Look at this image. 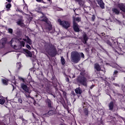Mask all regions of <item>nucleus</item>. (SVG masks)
<instances>
[{"mask_svg": "<svg viewBox=\"0 0 125 125\" xmlns=\"http://www.w3.org/2000/svg\"><path fill=\"white\" fill-rule=\"evenodd\" d=\"M44 48L47 54L51 57H54L57 55V50L55 46L50 43H45L44 45Z\"/></svg>", "mask_w": 125, "mask_h": 125, "instance_id": "f257e3e1", "label": "nucleus"}, {"mask_svg": "<svg viewBox=\"0 0 125 125\" xmlns=\"http://www.w3.org/2000/svg\"><path fill=\"white\" fill-rule=\"evenodd\" d=\"M85 76V73L84 72H82L80 73V76H79L76 81L78 83L83 85V86H87V79L84 77Z\"/></svg>", "mask_w": 125, "mask_h": 125, "instance_id": "f03ea898", "label": "nucleus"}, {"mask_svg": "<svg viewBox=\"0 0 125 125\" xmlns=\"http://www.w3.org/2000/svg\"><path fill=\"white\" fill-rule=\"evenodd\" d=\"M70 59L73 63H79L81 61V55L77 51H73L71 53Z\"/></svg>", "mask_w": 125, "mask_h": 125, "instance_id": "7ed1b4c3", "label": "nucleus"}, {"mask_svg": "<svg viewBox=\"0 0 125 125\" xmlns=\"http://www.w3.org/2000/svg\"><path fill=\"white\" fill-rule=\"evenodd\" d=\"M58 22L64 29H68L71 26V23L67 21H62L61 19H58Z\"/></svg>", "mask_w": 125, "mask_h": 125, "instance_id": "20e7f679", "label": "nucleus"}, {"mask_svg": "<svg viewBox=\"0 0 125 125\" xmlns=\"http://www.w3.org/2000/svg\"><path fill=\"white\" fill-rule=\"evenodd\" d=\"M108 110L111 112H116L118 110V108H116L114 102L111 101L108 104Z\"/></svg>", "mask_w": 125, "mask_h": 125, "instance_id": "39448f33", "label": "nucleus"}, {"mask_svg": "<svg viewBox=\"0 0 125 125\" xmlns=\"http://www.w3.org/2000/svg\"><path fill=\"white\" fill-rule=\"evenodd\" d=\"M45 102L49 109H51V110L53 109V102H52L50 99L47 98V99L45 100Z\"/></svg>", "mask_w": 125, "mask_h": 125, "instance_id": "423d86ee", "label": "nucleus"}, {"mask_svg": "<svg viewBox=\"0 0 125 125\" xmlns=\"http://www.w3.org/2000/svg\"><path fill=\"white\" fill-rule=\"evenodd\" d=\"M72 28L73 29V31L75 32V33H79L81 31L80 29V25L77 22H74L73 23Z\"/></svg>", "mask_w": 125, "mask_h": 125, "instance_id": "0eeeda50", "label": "nucleus"}, {"mask_svg": "<svg viewBox=\"0 0 125 125\" xmlns=\"http://www.w3.org/2000/svg\"><path fill=\"white\" fill-rule=\"evenodd\" d=\"M7 43V39L6 38H2L0 41V44L2 45V48L5 47V44Z\"/></svg>", "mask_w": 125, "mask_h": 125, "instance_id": "6e6552de", "label": "nucleus"}, {"mask_svg": "<svg viewBox=\"0 0 125 125\" xmlns=\"http://www.w3.org/2000/svg\"><path fill=\"white\" fill-rule=\"evenodd\" d=\"M21 87L24 90V91H25V92L29 93V88L27 85L25 84L24 83H22L21 84Z\"/></svg>", "mask_w": 125, "mask_h": 125, "instance_id": "1a4fd4ad", "label": "nucleus"}, {"mask_svg": "<svg viewBox=\"0 0 125 125\" xmlns=\"http://www.w3.org/2000/svg\"><path fill=\"white\" fill-rule=\"evenodd\" d=\"M16 23L18 26H20L21 28H23L25 25L24 24V21H23V19H18Z\"/></svg>", "mask_w": 125, "mask_h": 125, "instance_id": "9d476101", "label": "nucleus"}, {"mask_svg": "<svg viewBox=\"0 0 125 125\" xmlns=\"http://www.w3.org/2000/svg\"><path fill=\"white\" fill-rule=\"evenodd\" d=\"M96 1L98 2V4L100 5V7L102 8V9H104L105 8V4L104 2H103V0H96Z\"/></svg>", "mask_w": 125, "mask_h": 125, "instance_id": "9b49d317", "label": "nucleus"}, {"mask_svg": "<svg viewBox=\"0 0 125 125\" xmlns=\"http://www.w3.org/2000/svg\"><path fill=\"white\" fill-rule=\"evenodd\" d=\"M75 2H77L80 7H83L84 5V1L83 0H74Z\"/></svg>", "mask_w": 125, "mask_h": 125, "instance_id": "f8f14e48", "label": "nucleus"}, {"mask_svg": "<svg viewBox=\"0 0 125 125\" xmlns=\"http://www.w3.org/2000/svg\"><path fill=\"white\" fill-rule=\"evenodd\" d=\"M94 68L95 69V70H96V71H97V72L101 71V67L98 63H96L94 64Z\"/></svg>", "mask_w": 125, "mask_h": 125, "instance_id": "ddd939ff", "label": "nucleus"}, {"mask_svg": "<svg viewBox=\"0 0 125 125\" xmlns=\"http://www.w3.org/2000/svg\"><path fill=\"white\" fill-rule=\"evenodd\" d=\"M23 50L24 52H25V53H26V56H28V57H32V54L31 51H29L27 49H23Z\"/></svg>", "mask_w": 125, "mask_h": 125, "instance_id": "4468645a", "label": "nucleus"}, {"mask_svg": "<svg viewBox=\"0 0 125 125\" xmlns=\"http://www.w3.org/2000/svg\"><path fill=\"white\" fill-rule=\"evenodd\" d=\"M82 21V19L79 17L75 18V17H73V23H77L76 21L77 22H81V21Z\"/></svg>", "mask_w": 125, "mask_h": 125, "instance_id": "2eb2a0df", "label": "nucleus"}, {"mask_svg": "<svg viewBox=\"0 0 125 125\" xmlns=\"http://www.w3.org/2000/svg\"><path fill=\"white\" fill-rule=\"evenodd\" d=\"M75 91L76 94H82L83 93V90L81 88V87H77L75 89Z\"/></svg>", "mask_w": 125, "mask_h": 125, "instance_id": "dca6fc26", "label": "nucleus"}, {"mask_svg": "<svg viewBox=\"0 0 125 125\" xmlns=\"http://www.w3.org/2000/svg\"><path fill=\"white\" fill-rule=\"evenodd\" d=\"M83 43L84 44H86V42H87L88 40V38L87 37V36L86 35V34L84 33L83 34Z\"/></svg>", "mask_w": 125, "mask_h": 125, "instance_id": "f3484780", "label": "nucleus"}, {"mask_svg": "<svg viewBox=\"0 0 125 125\" xmlns=\"http://www.w3.org/2000/svg\"><path fill=\"white\" fill-rule=\"evenodd\" d=\"M118 7L120 10L125 13V6L123 4H118Z\"/></svg>", "mask_w": 125, "mask_h": 125, "instance_id": "a211bd4d", "label": "nucleus"}, {"mask_svg": "<svg viewBox=\"0 0 125 125\" xmlns=\"http://www.w3.org/2000/svg\"><path fill=\"white\" fill-rule=\"evenodd\" d=\"M46 29L47 30H48V31H51L52 30V24H51L50 21L47 23Z\"/></svg>", "mask_w": 125, "mask_h": 125, "instance_id": "6ab92c4d", "label": "nucleus"}, {"mask_svg": "<svg viewBox=\"0 0 125 125\" xmlns=\"http://www.w3.org/2000/svg\"><path fill=\"white\" fill-rule=\"evenodd\" d=\"M112 11L113 13H115L116 15H119L120 14V10L116 8H112Z\"/></svg>", "mask_w": 125, "mask_h": 125, "instance_id": "aec40b11", "label": "nucleus"}, {"mask_svg": "<svg viewBox=\"0 0 125 125\" xmlns=\"http://www.w3.org/2000/svg\"><path fill=\"white\" fill-rule=\"evenodd\" d=\"M83 112L86 116L88 117V108L87 107H84Z\"/></svg>", "mask_w": 125, "mask_h": 125, "instance_id": "412c9836", "label": "nucleus"}, {"mask_svg": "<svg viewBox=\"0 0 125 125\" xmlns=\"http://www.w3.org/2000/svg\"><path fill=\"white\" fill-rule=\"evenodd\" d=\"M2 82L5 85H7L8 84V80L6 79H2Z\"/></svg>", "mask_w": 125, "mask_h": 125, "instance_id": "4be33fe9", "label": "nucleus"}, {"mask_svg": "<svg viewBox=\"0 0 125 125\" xmlns=\"http://www.w3.org/2000/svg\"><path fill=\"white\" fill-rule=\"evenodd\" d=\"M26 38L27 39V43H28V44H32V40H31V39H30V38H29V37L26 36Z\"/></svg>", "mask_w": 125, "mask_h": 125, "instance_id": "5701e85b", "label": "nucleus"}, {"mask_svg": "<svg viewBox=\"0 0 125 125\" xmlns=\"http://www.w3.org/2000/svg\"><path fill=\"white\" fill-rule=\"evenodd\" d=\"M61 62L62 63V65H65V59H64V57L63 56L61 57Z\"/></svg>", "mask_w": 125, "mask_h": 125, "instance_id": "b1692460", "label": "nucleus"}, {"mask_svg": "<svg viewBox=\"0 0 125 125\" xmlns=\"http://www.w3.org/2000/svg\"><path fill=\"white\" fill-rule=\"evenodd\" d=\"M42 21L45 22L46 24L48 23V22H50V21H48V19L45 17L42 20Z\"/></svg>", "mask_w": 125, "mask_h": 125, "instance_id": "393cba45", "label": "nucleus"}, {"mask_svg": "<svg viewBox=\"0 0 125 125\" xmlns=\"http://www.w3.org/2000/svg\"><path fill=\"white\" fill-rule=\"evenodd\" d=\"M13 41H14V38H12L11 39V41H10L9 42H7V44H10V46H11V47H13V45H12V43H13Z\"/></svg>", "mask_w": 125, "mask_h": 125, "instance_id": "a878e982", "label": "nucleus"}, {"mask_svg": "<svg viewBox=\"0 0 125 125\" xmlns=\"http://www.w3.org/2000/svg\"><path fill=\"white\" fill-rule=\"evenodd\" d=\"M104 42H106V43H107V44H108V45H109V46H113V44H112V42H110L109 40H106Z\"/></svg>", "mask_w": 125, "mask_h": 125, "instance_id": "bb28decb", "label": "nucleus"}, {"mask_svg": "<svg viewBox=\"0 0 125 125\" xmlns=\"http://www.w3.org/2000/svg\"><path fill=\"white\" fill-rule=\"evenodd\" d=\"M31 60L32 62H35V61H37V57L36 56H33V57L31 56Z\"/></svg>", "mask_w": 125, "mask_h": 125, "instance_id": "cd10ccee", "label": "nucleus"}, {"mask_svg": "<svg viewBox=\"0 0 125 125\" xmlns=\"http://www.w3.org/2000/svg\"><path fill=\"white\" fill-rule=\"evenodd\" d=\"M5 102V100L3 99H0V104L1 105H3Z\"/></svg>", "mask_w": 125, "mask_h": 125, "instance_id": "c85d7f7f", "label": "nucleus"}, {"mask_svg": "<svg viewBox=\"0 0 125 125\" xmlns=\"http://www.w3.org/2000/svg\"><path fill=\"white\" fill-rule=\"evenodd\" d=\"M20 44H21V47H24L25 46V42L24 41H21L20 42Z\"/></svg>", "mask_w": 125, "mask_h": 125, "instance_id": "c756f323", "label": "nucleus"}, {"mask_svg": "<svg viewBox=\"0 0 125 125\" xmlns=\"http://www.w3.org/2000/svg\"><path fill=\"white\" fill-rule=\"evenodd\" d=\"M97 123L99 125H103V121L102 120V119L101 118L100 121H98Z\"/></svg>", "mask_w": 125, "mask_h": 125, "instance_id": "7c9ffc66", "label": "nucleus"}, {"mask_svg": "<svg viewBox=\"0 0 125 125\" xmlns=\"http://www.w3.org/2000/svg\"><path fill=\"white\" fill-rule=\"evenodd\" d=\"M64 98H65V99H67V93H66V92L64 91L63 92V94H62Z\"/></svg>", "mask_w": 125, "mask_h": 125, "instance_id": "2f4dec72", "label": "nucleus"}, {"mask_svg": "<svg viewBox=\"0 0 125 125\" xmlns=\"http://www.w3.org/2000/svg\"><path fill=\"white\" fill-rule=\"evenodd\" d=\"M53 110H49L48 112V115H49V116H52L53 115Z\"/></svg>", "mask_w": 125, "mask_h": 125, "instance_id": "473e14b6", "label": "nucleus"}, {"mask_svg": "<svg viewBox=\"0 0 125 125\" xmlns=\"http://www.w3.org/2000/svg\"><path fill=\"white\" fill-rule=\"evenodd\" d=\"M11 7V4L8 3L6 5V8H7L8 9H9Z\"/></svg>", "mask_w": 125, "mask_h": 125, "instance_id": "72a5a7b5", "label": "nucleus"}, {"mask_svg": "<svg viewBox=\"0 0 125 125\" xmlns=\"http://www.w3.org/2000/svg\"><path fill=\"white\" fill-rule=\"evenodd\" d=\"M8 30V32L10 34H12V33H13V29H12L11 28H9Z\"/></svg>", "mask_w": 125, "mask_h": 125, "instance_id": "f704fd0d", "label": "nucleus"}, {"mask_svg": "<svg viewBox=\"0 0 125 125\" xmlns=\"http://www.w3.org/2000/svg\"><path fill=\"white\" fill-rule=\"evenodd\" d=\"M26 48L29 49V50H31L32 49V48L31 47V46L29 44H26Z\"/></svg>", "mask_w": 125, "mask_h": 125, "instance_id": "c9c22d12", "label": "nucleus"}, {"mask_svg": "<svg viewBox=\"0 0 125 125\" xmlns=\"http://www.w3.org/2000/svg\"><path fill=\"white\" fill-rule=\"evenodd\" d=\"M19 80H20V81H22L23 82V83H26L25 79H24V78H22V77H20V78H19Z\"/></svg>", "mask_w": 125, "mask_h": 125, "instance_id": "e433bc0d", "label": "nucleus"}, {"mask_svg": "<svg viewBox=\"0 0 125 125\" xmlns=\"http://www.w3.org/2000/svg\"><path fill=\"white\" fill-rule=\"evenodd\" d=\"M16 11H19V12H21V13H22V12H23V11H22V10L20 9V8H17Z\"/></svg>", "mask_w": 125, "mask_h": 125, "instance_id": "4c0bfd02", "label": "nucleus"}, {"mask_svg": "<svg viewBox=\"0 0 125 125\" xmlns=\"http://www.w3.org/2000/svg\"><path fill=\"white\" fill-rule=\"evenodd\" d=\"M65 81L66 83H70V79L68 77H66Z\"/></svg>", "mask_w": 125, "mask_h": 125, "instance_id": "58836bf2", "label": "nucleus"}, {"mask_svg": "<svg viewBox=\"0 0 125 125\" xmlns=\"http://www.w3.org/2000/svg\"><path fill=\"white\" fill-rule=\"evenodd\" d=\"M37 2H43L44 3V2H43V0H36Z\"/></svg>", "mask_w": 125, "mask_h": 125, "instance_id": "ea45409f", "label": "nucleus"}, {"mask_svg": "<svg viewBox=\"0 0 125 125\" xmlns=\"http://www.w3.org/2000/svg\"><path fill=\"white\" fill-rule=\"evenodd\" d=\"M92 21H94L95 20V16L93 15L91 17Z\"/></svg>", "mask_w": 125, "mask_h": 125, "instance_id": "a19ab883", "label": "nucleus"}, {"mask_svg": "<svg viewBox=\"0 0 125 125\" xmlns=\"http://www.w3.org/2000/svg\"><path fill=\"white\" fill-rule=\"evenodd\" d=\"M18 102H19V103H22V101L21 99L19 98L18 99Z\"/></svg>", "mask_w": 125, "mask_h": 125, "instance_id": "79ce46f5", "label": "nucleus"}, {"mask_svg": "<svg viewBox=\"0 0 125 125\" xmlns=\"http://www.w3.org/2000/svg\"><path fill=\"white\" fill-rule=\"evenodd\" d=\"M18 65H19V66H18V69H20L21 68V63H19Z\"/></svg>", "mask_w": 125, "mask_h": 125, "instance_id": "37998d69", "label": "nucleus"}, {"mask_svg": "<svg viewBox=\"0 0 125 125\" xmlns=\"http://www.w3.org/2000/svg\"><path fill=\"white\" fill-rule=\"evenodd\" d=\"M117 74H118V71L117 70L114 71L113 73V75H117Z\"/></svg>", "mask_w": 125, "mask_h": 125, "instance_id": "c03bdc74", "label": "nucleus"}, {"mask_svg": "<svg viewBox=\"0 0 125 125\" xmlns=\"http://www.w3.org/2000/svg\"><path fill=\"white\" fill-rule=\"evenodd\" d=\"M113 51L116 52V53H118V54H120V53H119V52H118V51H117V50H116L115 49H113Z\"/></svg>", "mask_w": 125, "mask_h": 125, "instance_id": "a18cd8bd", "label": "nucleus"}, {"mask_svg": "<svg viewBox=\"0 0 125 125\" xmlns=\"http://www.w3.org/2000/svg\"><path fill=\"white\" fill-rule=\"evenodd\" d=\"M95 86V85L92 84L90 87V89H92V88H93V87H94Z\"/></svg>", "mask_w": 125, "mask_h": 125, "instance_id": "49530a36", "label": "nucleus"}, {"mask_svg": "<svg viewBox=\"0 0 125 125\" xmlns=\"http://www.w3.org/2000/svg\"><path fill=\"white\" fill-rule=\"evenodd\" d=\"M23 118V115L21 116H20V117H19V119H20L21 120Z\"/></svg>", "mask_w": 125, "mask_h": 125, "instance_id": "de8ad7c7", "label": "nucleus"}, {"mask_svg": "<svg viewBox=\"0 0 125 125\" xmlns=\"http://www.w3.org/2000/svg\"><path fill=\"white\" fill-rule=\"evenodd\" d=\"M21 120L22 122H25V119H24V118L22 117Z\"/></svg>", "mask_w": 125, "mask_h": 125, "instance_id": "09e8293b", "label": "nucleus"}, {"mask_svg": "<svg viewBox=\"0 0 125 125\" xmlns=\"http://www.w3.org/2000/svg\"><path fill=\"white\" fill-rule=\"evenodd\" d=\"M48 0V1H49V2H51V3L52 2V0Z\"/></svg>", "mask_w": 125, "mask_h": 125, "instance_id": "8fccbe9b", "label": "nucleus"}, {"mask_svg": "<svg viewBox=\"0 0 125 125\" xmlns=\"http://www.w3.org/2000/svg\"><path fill=\"white\" fill-rule=\"evenodd\" d=\"M8 2H11V0H6Z\"/></svg>", "mask_w": 125, "mask_h": 125, "instance_id": "3c124183", "label": "nucleus"}, {"mask_svg": "<svg viewBox=\"0 0 125 125\" xmlns=\"http://www.w3.org/2000/svg\"><path fill=\"white\" fill-rule=\"evenodd\" d=\"M23 41H24V42H27V38H26V39H23Z\"/></svg>", "mask_w": 125, "mask_h": 125, "instance_id": "603ef678", "label": "nucleus"}, {"mask_svg": "<svg viewBox=\"0 0 125 125\" xmlns=\"http://www.w3.org/2000/svg\"><path fill=\"white\" fill-rule=\"evenodd\" d=\"M101 34L102 35V36H104L105 35V33H102Z\"/></svg>", "mask_w": 125, "mask_h": 125, "instance_id": "864d4df0", "label": "nucleus"}, {"mask_svg": "<svg viewBox=\"0 0 125 125\" xmlns=\"http://www.w3.org/2000/svg\"><path fill=\"white\" fill-rule=\"evenodd\" d=\"M17 47L16 45H14V48H15V47Z\"/></svg>", "mask_w": 125, "mask_h": 125, "instance_id": "5fc2aeb1", "label": "nucleus"}, {"mask_svg": "<svg viewBox=\"0 0 125 125\" xmlns=\"http://www.w3.org/2000/svg\"><path fill=\"white\" fill-rule=\"evenodd\" d=\"M53 95V96L54 97V98H55V97H56V96H55L54 95Z\"/></svg>", "mask_w": 125, "mask_h": 125, "instance_id": "6e6d98bb", "label": "nucleus"}, {"mask_svg": "<svg viewBox=\"0 0 125 125\" xmlns=\"http://www.w3.org/2000/svg\"><path fill=\"white\" fill-rule=\"evenodd\" d=\"M34 118H36V117L34 116V114H33Z\"/></svg>", "mask_w": 125, "mask_h": 125, "instance_id": "4d7b16f0", "label": "nucleus"}, {"mask_svg": "<svg viewBox=\"0 0 125 125\" xmlns=\"http://www.w3.org/2000/svg\"><path fill=\"white\" fill-rule=\"evenodd\" d=\"M120 54H124L123 53H120Z\"/></svg>", "mask_w": 125, "mask_h": 125, "instance_id": "13d9d810", "label": "nucleus"}, {"mask_svg": "<svg viewBox=\"0 0 125 125\" xmlns=\"http://www.w3.org/2000/svg\"><path fill=\"white\" fill-rule=\"evenodd\" d=\"M115 115L117 116L118 115V113L115 114Z\"/></svg>", "mask_w": 125, "mask_h": 125, "instance_id": "bf43d9fd", "label": "nucleus"}, {"mask_svg": "<svg viewBox=\"0 0 125 125\" xmlns=\"http://www.w3.org/2000/svg\"><path fill=\"white\" fill-rule=\"evenodd\" d=\"M113 93H115V91H113Z\"/></svg>", "mask_w": 125, "mask_h": 125, "instance_id": "052dcab7", "label": "nucleus"}, {"mask_svg": "<svg viewBox=\"0 0 125 125\" xmlns=\"http://www.w3.org/2000/svg\"><path fill=\"white\" fill-rule=\"evenodd\" d=\"M109 95L110 97H111V95Z\"/></svg>", "mask_w": 125, "mask_h": 125, "instance_id": "680f3d73", "label": "nucleus"}, {"mask_svg": "<svg viewBox=\"0 0 125 125\" xmlns=\"http://www.w3.org/2000/svg\"><path fill=\"white\" fill-rule=\"evenodd\" d=\"M28 75L30 76V73H29Z\"/></svg>", "mask_w": 125, "mask_h": 125, "instance_id": "e2e57ef3", "label": "nucleus"}, {"mask_svg": "<svg viewBox=\"0 0 125 125\" xmlns=\"http://www.w3.org/2000/svg\"><path fill=\"white\" fill-rule=\"evenodd\" d=\"M69 78H71V77L70 76H69Z\"/></svg>", "mask_w": 125, "mask_h": 125, "instance_id": "0e129e2a", "label": "nucleus"}, {"mask_svg": "<svg viewBox=\"0 0 125 125\" xmlns=\"http://www.w3.org/2000/svg\"><path fill=\"white\" fill-rule=\"evenodd\" d=\"M41 13H42V14H43V13H42V12H41Z\"/></svg>", "mask_w": 125, "mask_h": 125, "instance_id": "69168bd1", "label": "nucleus"}, {"mask_svg": "<svg viewBox=\"0 0 125 125\" xmlns=\"http://www.w3.org/2000/svg\"><path fill=\"white\" fill-rule=\"evenodd\" d=\"M13 87H14V86L13 85Z\"/></svg>", "mask_w": 125, "mask_h": 125, "instance_id": "338daca9", "label": "nucleus"}]
</instances>
